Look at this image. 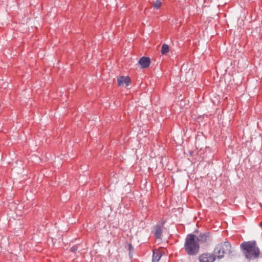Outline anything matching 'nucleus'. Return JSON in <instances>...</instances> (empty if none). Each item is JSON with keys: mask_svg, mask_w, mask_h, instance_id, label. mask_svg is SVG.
Wrapping results in <instances>:
<instances>
[{"mask_svg": "<svg viewBox=\"0 0 262 262\" xmlns=\"http://www.w3.org/2000/svg\"><path fill=\"white\" fill-rule=\"evenodd\" d=\"M241 248L248 259H254L259 257L260 250L255 241L244 242L241 244Z\"/></svg>", "mask_w": 262, "mask_h": 262, "instance_id": "1", "label": "nucleus"}, {"mask_svg": "<svg viewBox=\"0 0 262 262\" xmlns=\"http://www.w3.org/2000/svg\"><path fill=\"white\" fill-rule=\"evenodd\" d=\"M162 230L159 226H156V230L155 232V236L157 238H160L162 235Z\"/></svg>", "mask_w": 262, "mask_h": 262, "instance_id": "10", "label": "nucleus"}, {"mask_svg": "<svg viewBox=\"0 0 262 262\" xmlns=\"http://www.w3.org/2000/svg\"><path fill=\"white\" fill-rule=\"evenodd\" d=\"M162 5V3L160 0H156L152 4V7L156 9H159Z\"/></svg>", "mask_w": 262, "mask_h": 262, "instance_id": "11", "label": "nucleus"}, {"mask_svg": "<svg viewBox=\"0 0 262 262\" xmlns=\"http://www.w3.org/2000/svg\"><path fill=\"white\" fill-rule=\"evenodd\" d=\"M129 249H130L132 248V245L131 244H129Z\"/></svg>", "mask_w": 262, "mask_h": 262, "instance_id": "13", "label": "nucleus"}, {"mask_svg": "<svg viewBox=\"0 0 262 262\" xmlns=\"http://www.w3.org/2000/svg\"><path fill=\"white\" fill-rule=\"evenodd\" d=\"M118 84L119 86H128L130 82V79L129 77L120 76L117 79Z\"/></svg>", "mask_w": 262, "mask_h": 262, "instance_id": "5", "label": "nucleus"}, {"mask_svg": "<svg viewBox=\"0 0 262 262\" xmlns=\"http://www.w3.org/2000/svg\"><path fill=\"white\" fill-rule=\"evenodd\" d=\"M197 242H200L201 243H206L209 239V236L208 234H201L198 237H196Z\"/></svg>", "mask_w": 262, "mask_h": 262, "instance_id": "7", "label": "nucleus"}, {"mask_svg": "<svg viewBox=\"0 0 262 262\" xmlns=\"http://www.w3.org/2000/svg\"><path fill=\"white\" fill-rule=\"evenodd\" d=\"M228 243L225 242L218 245L214 249V252L219 258H222L228 249Z\"/></svg>", "mask_w": 262, "mask_h": 262, "instance_id": "3", "label": "nucleus"}, {"mask_svg": "<svg viewBox=\"0 0 262 262\" xmlns=\"http://www.w3.org/2000/svg\"><path fill=\"white\" fill-rule=\"evenodd\" d=\"M77 250V246H73V247L71 248V251L72 252H75V251H76Z\"/></svg>", "mask_w": 262, "mask_h": 262, "instance_id": "12", "label": "nucleus"}, {"mask_svg": "<svg viewBox=\"0 0 262 262\" xmlns=\"http://www.w3.org/2000/svg\"><path fill=\"white\" fill-rule=\"evenodd\" d=\"M161 257V253L156 250L153 251L152 261L158 262Z\"/></svg>", "mask_w": 262, "mask_h": 262, "instance_id": "8", "label": "nucleus"}, {"mask_svg": "<svg viewBox=\"0 0 262 262\" xmlns=\"http://www.w3.org/2000/svg\"><path fill=\"white\" fill-rule=\"evenodd\" d=\"M184 246L187 253L190 255H195L199 251V245L196 240L195 236L193 234H189L187 236Z\"/></svg>", "mask_w": 262, "mask_h": 262, "instance_id": "2", "label": "nucleus"}, {"mask_svg": "<svg viewBox=\"0 0 262 262\" xmlns=\"http://www.w3.org/2000/svg\"><path fill=\"white\" fill-rule=\"evenodd\" d=\"M169 46L166 44H163L161 48V53L163 55H166L169 52Z\"/></svg>", "mask_w": 262, "mask_h": 262, "instance_id": "9", "label": "nucleus"}, {"mask_svg": "<svg viewBox=\"0 0 262 262\" xmlns=\"http://www.w3.org/2000/svg\"><path fill=\"white\" fill-rule=\"evenodd\" d=\"M199 259L200 262H213L215 256L212 253H204L199 256Z\"/></svg>", "mask_w": 262, "mask_h": 262, "instance_id": "4", "label": "nucleus"}, {"mask_svg": "<svg viewBox=\"0 0 262 262\" xmlns=\"http://www.w3.org/2000/svg\"><path fill=\"white\" fill-rule=\"evenodd\" d=\"M150 59L149 57H142L138 61L139 64L142 69L148 68L150 64Z\"/></svg>", "mask_w": 262, "mask_h": 262, "instance_id": "6", "label": "nucleus"}, {"mask_svg": "<svg viewBox=\"0 0 262 262\" xmlns=\"http://www.w3.org/2000/svg\"><path fill=\"white\" fill-rule=\"evenodd\" d=\"M220 73H222L223 72L222 71H220Z\"/></svg>", "mask_w": 262, "mask_h": 262, "instance_id": "14", "label": "nucleus"}]
</instances>
